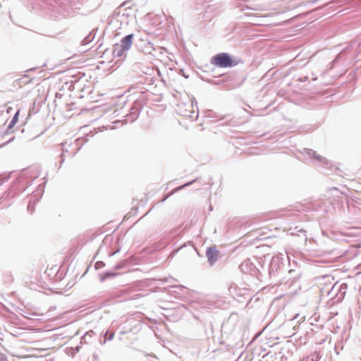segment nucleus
Returning a JSON list of instances; mask_svg holds the SVG:
<instances>
[{"label":"nucleus","mask_w":361,"mask_h":361,"mask_svg":"<svg viewBox=\"0 0 361 361\" xmlns=\"http://www.w3.org/2000/svg\"><path fill=\"white\" fill-rule=\"evenodd\" d=\"M126 51L127 50L123 49V47L120 45L114 48V53L116 54L117 56L120 57L122 56Z\"/></svg>","instance_id":"20e7f679"},{"label":"nucleus","mask_w":361,"mask_h":361,"mask_svg":"<svg viewBox=\"0 0 361 361\" xmlns=\"http://www.w3.org/2000/svg\"><path fill=\"white\" fill-rule=\"evenodd\" d=\"M133 35L130 34L126 36L121 43V46L123 47V49L129 50L133 43Z\"/></svg>","instance_id":"7ed1b4c3"},{"label":"nucleus","mask_w":361,"mask_h":361,"mask_svg":"<svg viewBox=\"0 0 361 361\" xmlns=\"http://www.w3.org/2000/svg\"><path fill=\"white\" fill-rule=\"evenodd\" d=\"M19 113H20V111H17V112L16 113V114L14 115V116L13 117L8 127L11 128H13L16 124V123L18 122V116H19Z\"/></svg>","instance_id":"39448f33"},{"label":"nucleus","mask_w":361,"mask_h":361,"mask_svg":"<svg viewBox=\"0 0 361 361\" xmlns=\"http://www.w3.org/2000/svg\"><path fill=\"white\" fill-rule=\"evenodd\" d=\"M212 63L214 66L226 68L234 65L233 60L227 53L219 54L212 59Z\"/></svg>","instance_id":"f257e3e1"},{"label":"nucleus","mask_w":361,"mask_h":361,"mask_svg":"<svg viewBox=\"0 0 361 361\" xmlns=\"http://www.w3.org/2000/svg\"><path fill=\"white\" fill-rule=\"evenodd\" d=\"M206 256L209 262L213 264L218 259L219 251L215 247H209L206 252Z\"/></svg>","instance_id":"f03ea898"}]
</instances>
